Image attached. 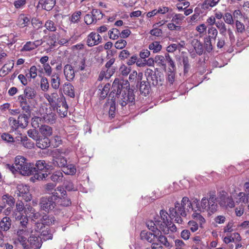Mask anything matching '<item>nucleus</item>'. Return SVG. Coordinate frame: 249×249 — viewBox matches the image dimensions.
I'll return each instance as SVG.
<instances>
[{
	"instance_id": "nucleus-62",
	"label": "nucleus",
	"mask_w": 249,
	"mask_h": 249,
	"mask_svg": "<svg viewBox=\"0 0 249 249\" xmlns=\"http://www.w3.org/2000/svg\"><path fill=\"white\" fill-rule=\"evenodd\" d=\"M28 136L35 140H38V132L36 129H30L28 131Z\"/></svg>"
},
{
	"instance_id": "nucleus-8",
	"label": "nucleus",
	"mask_w": 249,
	"mask_h": 249,
	"mask_svg": "<svg viewBox=\"0 0 249 249\" xmlns=\"http://www.w3.org/2000/svg\"><path fill=\"white\" fill-rule=\"evenodd\" d=\"M53 168V166L51 164L47 163L44 160H38L36 161L35 165V173L34 175L36 174H41L49 172Z\"/></svg>"
},
{
	"instance_id": "nucleus-46",
	"label": "nucleus",
	"mask_w": 249,
	"mask_h": 249,
	"mask_svg": "<svg viewBox=\"0 0 249 249\" xmlns=\"http://www.w3.org/2000/svg\"><path fill=\"white\" fill-rule=\"evenodd\" d=\"M108 36L110 39H117L120 36V31L117 29H113L112 30L109 31Z\"/></svg>"
},
{
	"instance_id": "nucleus-2",
	"label": "nucleus",
	"mask_w": 249,
	"mask_h": 249,
	"mask_svg": "<svg viewBox=\"0 0 249 249\" xmlns=\"http://www.w3.org/2000/svg\"><path fill=\"white\" fill-rule=\"evenodd\" d=\"M49 196L42 197L39 204L42 210L49 212L56 206V202L59 198V193L54 190Z\"/></svg>"
},
{
	"instance_id": "nucleus-43",
	"label": "nucleus",
	"mask_w": 249,
	"mask_h": 249,
	"mask_svg": "<svg viewBox=\"0 0 249 249\" xmlns=\"http://www.w3.org/2000/svg\"><path fill=\"white\" fill-rule=\"evenodd\" d=\"M182 62L183 64L184 73H187L191 67L189 63L188 57L187 56H183L182 57Z\"/></svg>"
},
{
	"instance_id": "nucleus-24",
	"label": "nucleus",
	"mask_w": 249,
	"mask_h": 249,
	"mask_svg": "<svg viewBox=\"0 0 249 249\" xmlns=\"http://www.w3.org/2000/svg\"><path fill=\"white\" fill-rule=\"evenodd\" d=\"M63 90L65 93L70 97L74 98L75 97L74 87L71 83H65L64 85Z\"/></svg>"
},
{
	"instance_id": "nucleus-14",
	"label": "nucleus",
	"mask_w": 249,
	"mask_h": 249,
	"mask_svg": "<svg viewBox=\"0 0 249 249\" xmlns=\"http://www.w3.org/2000/svg\"><path fill=\"white\" fill-rule=\"evenodd\" d=\"M43 119L45 122L53 124L55 122L56 115L54 112L52 111L51 107H49V108H46L45 113L43 116Z\"/></svg>"
},
{
	"instance_id": "nucleus-41",
	"label": "nucleus",
	"mask_w": 249,
	"mask_h": 249,
	"mask_svg": "<svg viewBox=\"0 0 249 249\" xmlns=\"http://www.w3.org/2000/svg\"><path fill=\"white\" fill-rule=\"evenodd\" d=\"M155 61L156 63L161 65L163 67V69L166 71V65L165 63V56L162 55H157L155 57Z\"/></svg>"
},
{
	"instance_id": "nucleus-30",
	"label": "nucleus",
	"mask_w": 249,
	"mask_h": 249,
	"mask_svg": "<svg viewBox=\"0 0 249 249\" xmlns=\"http://www.w3.org/2000/svg\"><path fill=\"white\" fill-rule=\"evenodd\" d=\"M14 65V61L13 60H10L9 61L8 63L5 64L3 66L2 69L0 71L2 73L3 75H5L12 70Z\"/></svg>"
},
{
	"instance_id": "nucleus-4",
	"label": "nucleus",
	"mask_w": 249,
	"mask_h": 249,
	"mask_svg": "<svg viewBox=\"0 0 249 249\" xmlns=\"http://www.w3.org/2000/svg\"><path fill=\"white\" fill-rule=\"evenodd\" d=\"M36 91L34 88L26 87L24 89V94L18 96V100L20 106H26L31 108L30 106V100L33 99L36 96Z\"/></svg>"
},
{
	"instance_id": "nucleus-27",
	"label": "nucleus",
	"mask_w": 249,
	"mask_h": 249,
	"mask_svg": "<svg viewBox=\"0 0 249 249\" xmlns=\"http://www.w3.org/2000/svg\"><path fill=\"white\" fill-rule=\"evenodd\" d=\"M61 206L68 207L71 205V199L67 197V195L64 196H61L59 195V198L56 201Z\"/></svg>"
},
{
	"instance_id": "nucleus-18",
	"label": "nucleus",
	"mask_w": 249,
	"mask_h": 249,
	"mask_svg": "<svg viewBox=\"0 0 249 249\" xmlns=\"http://www.w3.org/2000/svg\"><path fill=\"white\" fill-rule=\"evenodd\" d=\"M75 71L73 70L72 65L67 64L65 66L64 73L67 80H72L75 76Z\"/></svg>"
},
{
	"instance_id": "nucleus-58",
	"label": "nucleus",
	"mask_w": 249,
	"mask_h": 249,
	"mask_svg": "<svg viewBox=\"0 0 249 249\" xmlns=\"http://www.w3.org/2000/svg\"><path fill=\"white\" fill-rule=\"evenodd\" d=\"M35 44L33 42L28 41L24 45L22 50L26 51H30L35 49Z\"/></svg>"
},
{
	"instance_id": "nucleus-57",
	"label": "nucleus",
	"mask_w": 249,
	"mask_h": 249,
	"mask_svg": "<svg viewBox=\"0 0 249 249\" xmlns=\"http://www.w3.org/2000/svg\"><path fill=\"white\" fill-rule=\"evenodd\" d=\"M121 74L124 76L127 75L131 71L130 68L127 67L125 65L123 64L119 69Z\"/></svg>"
},
{
	"instance_id": "nucleus-28",
	"label": "nucleus",
	"mask_w": 249,
	"mask_h": 249,
	"mask_svg": "<svg viewBox=\"0 0 249 249\" xmlns=\"http://www.w3.org/2000/svg\"><path fill=\"white\" fill-rule=\"evenodd\" d=\"M39 131L42 135L46 137L51 136L53 133L52 127L47 125H42L39 128Z\"/></svg>"
},
{
	"instance_id": "nucleus-3",
	"label": "nucleus",
	"mask_w": 249,
	"mask_h": 249,
	"mask_svg": "<svg viewBox=\"0 0 249 249\" xmlns=\"http://www.w3.org/2000/svg\"><path fill=\"white\" fill-rule=\"evenodd\" d=\"M63 175L60 171H56L53 173L48 172V173H45L41 174H36L34 176L30 178V180L32 182H35V180H51L53 182H59L62 180Z\"/></svg>"
},
{
	"instance_id": "nucleus-36",
	"label": "nucleus",
	"mask_w": 249,
	"mask_h": 249,
	"mask_svg": "<svg viewBox=\"0 0 249 249\" xmlns=\"http://www.w3.org/2000/svg\"><path fill=\"white\" fill-rule=\"evenodd\" d=\"M116 100L115 98H111V104L108 111L109 116L111 118H113L115 117L116 110Z\"/></svg>"
},
{
	"instance_id": "nucleus-17",
	"label": "nucleus",
	"mask_w": 249,
	"mask_h": 249,
	"mask_svg": "<svg viewBox=\"0 0 249 249\" xmlns=\"http://www.w3.org/2000/svg\"><path fill=\"white\" fill-rule=\"evenodd\" d=\"M55 4V0H39L38 5H41L42 8L47 11L52 9Z\"/></svg>"
},
{
	"instance_id": "nucleus-54",
	"label": "nucleus",
	"mask_w": 249,
	"mask_h": 249,
	"mask_svg": "<svg viewBox=\"0 0 249 249\" xmlns=\"http://www.w3.org/2000/svg\"><path fill=\"white\" fill-rule=\"evenodd\" d=\"M57 103H60V105L61 106V107H62L63 109L66 108V109L68 111V106L66 103L65 98L64 96L62 95V97L58 98L57 99Z\"/></svg>"
},
{
	"instance_id": "nucleus-10",
	"label": "nucleus",
	"mask_w": 249,
	"mask_h": 249,
	"mask_svg": "<svg viewBox=\"0 0 249 249\" xmlns=\"http://www.w3.org/2000/svg\"><path fill=\"white\" fill-rule=\"evenodd\" d=\"M17 194L18 196H22V198L26 202L31 200L32 196L29 192V187L27 185L18 184L17 187Z\"/></svg>"
},
{
	"instance_id": "nucleus-56",
	"label": "nucleus",
	"mask_w": 249,
	"mask_h": 249,
	"mask_svg": "<svg viewBox=\"0 0 249 249\" xmlns=\"http://www.w3.org/2000/svg\"><path fill=\"white\" fill-rule=\"evenodd\" d=\"M84 21L87 25H89L95 22V20L94 19V18L92 16V14H87L84 17Z\"/></svg>"
},
{
	"instance_id": "nucleus-49",
	"label": "nucleus",
	"mask_w": 249,
	"mask_h": 249,
	"mask_svg": "<svg viewBox=\"0 0 249 249\" xmlns=\"http://www.w3.org/2000/svg\"><path fill=\"white\" fill-rule=\"evenodd\" d=\"M204 48L208 53H210L213 50V46L210 37L205 38Z\"/></svg>"
},
{
	"instance_id": "nucleus-20",
	"label": "nucleus",
	"mask_w": 249,
	"mask_h": 249,
	"mask_svg": "<svg viewBox=\"0 0 249 249\" xmlns=\"http://www.w3.org/2000/svg\"><path fill=\"white\" fill-rule=\"evenodd\" d=\"M192 44L196 51V53L198 55H201L204 51L203 44L198 39H194L192 41Z\"/></svg>"
},
{
	"instance_id": "nucleus-9",
	"label": "nucleus",
	"mask_w": 249,
	"mask_h": 249,
	"mask_svg": "<svg viewBox=\"0 0 249 249\" xmlns=\"http://www.w3.org/2000/svg\"><path fill=\"white\" fill-rule=\"evenodd\" d=\"M186 210V207H183L180 206V203L176 202L175 203V208H170L169 209V216L171 219H173L177 215L186 217L187 215Z\"/></svg>"
},
{
	"instance_id": "nucleus-51",
	"label": "nucleus",
	"mask_w": 249,
	"mask_h": 249,
	"mask_svg": "<svg viewBox=\"0 0 249 249\" xmlns=\"http://www.w3.org/2000/svg\"><path fill=\"white\" fill-rule=\"evenodd\" d=\"M45 26L47 30L51 32H54L56 29V27L54 26V22L51 20H47L46 22Z\"/></svg>"
},
{
	"instance_id": "nucleus-39",
	"label": "nucleus",
	"mask_w": 249,
	"mask_h": 249,
	"mask_svg": "<svg viewBox=\"0 0 249 249\" xmlns=\"http://www.w3.org/2000/svg\"><path fill=\"white\" fill-rule=\"evenodd\" d=\"M218 209V205L216 202H209L207 211L208 212L209 214H213L215 213Z\"/></svg>"
},
{
	"instance_id": "nucleus-37",
	"label": "nucleus",
	"mask_w": 249,
	"mask_h": 249,
	"mask_svg": "<svg viewBox=\"0 0 249 249\" xmlns=\"http://www.w3.org/2000/svg\"><path fill=\"white\" fill-rule=\"evenodd\" d=\"M76 171V168L73 164H68L64 168L63 172L67 175H73Z\"/></svg>"
},
{
	"instance_id": "nucleus-13",
	"label": "nucleus",
	"mask_w": 249,
	"mask_h": 249,
	"mask_svg": "<svg viewBox=\"0 0 249 249\" xmlns=\"http://www.w3.org/2000/svg\"><path fill=\"white\" fill-rule=\"evenodd\" d=\"M35 164L33 163L28 162L18 170V172L23 176H30L33 175L35 173Z\"/></svg>"
},
{
	"instance_id": "nucleus-61",
	"label": "nucleus",
	"mask_w": 249,
	"mask_h": 249,
	"mask_svg": "<svg viewBox=\"0 0 249 249\" xmlns=\"http://www.w3.org/2000/svg\"><path fill=\"white\" fill-rule=\"evenodd\" d=\"M184 18V17L180 14H176L173 17L172 21L175 22L176 24H179V22L182 21Z\"/></svg>"
},
{
	"instance_id": "nucleus-35",
	"label": "nucleus",
	"mask_w": 249,
	"mask_h": 249,
	"mask_svg": "<svg viewBox=\"0 0 249 249\" xmlns=\"http://www.w3.org/2000/svg\"><path fill=\"white\" fill-rule=\"evenodd\" d=\"M149 49L153 50V53H157L159 52L162 49V46L159 41H154L149 45Z\"/></svg>"
},
{
	"instance_id": "nucleus-59",
	"label": "nucleus",
	"mask_w": 249,
	"mask_h": 249,
	"mask_svg": "<svg viewBox=\"0 0 249 249\" xmlns=\"http://www.w3.org/2000/svg\"><path fill=\"white\" fill-rule=\"evenodd\" d=\"M207 195L208 197L207 198H208V200L210 202H217V199H218V197H217L215 195V191H210L208 193Z\"/></svg>"
},
{
	"instance_id": "nucleus-64",
	"label": "nucleus",
	"mask_w": 249,
	"mask_h": 249,
	"mask_svg": "<svg viewBox=\"0 0 249 249\" xmlns=\"http://www.w3.org/2000/svg\"><path fill=\"white\" fill-rule=\"evenodd\" d=\"M188 225L190 226V230L192 232H195L198 230V224L195 221L193 220H190L188 222Z\"/></svg>"
},
{
	"instance_id": "nucleus-53",
	"label": "nucleus",
	"mask_w": 249,
	"mask_h": 249,
	"mask_svg": "<svg viewBox=\"0 0 249 249\" xmlns=\"http://www.w3.org/2000/svg\"><path fill=\"white\" fill-rule=\"evenodd\" d=\"M126 44L127 42L125 40L120 39L116 42L114 46L117 49H122L126 46Z\"/></svg>"
},
{
	"instance_id": "nucleus-42",
	"label": "nucleus",
	"mask_w": 249,
	"mask_h": 249,
	"mask_svg": "<svg viewBox=\"0 0 249 249\" xmlns=\"http://www.w3.org/2000/svg\"><path fill=\"white\" fill-rule=\"evenodd\" d=\"M53 109L54 111L55 109H56L57 112L63 115L64 116H66L67 115L68 111L66 109V108L61 109V106L60 105V103H56L53 106Z\"/></svg>"
},
{
	"instance_id": "nucleus-52",
	"label": "nucleus",
	"mask_w": 249,
	"mask_h": 249,
	"mask_svg": "<svg viewBox=\"0 0 249 249\" xmlns=\"http://www.w3.org/2000/svg\"><path fill=\"white\" fill-rule=\"evenodd\" d=\"M41 88L43 91H46L48 89L49 87L48 80L46 77H43L41 79Z\"/></svg>"
},
{
	"instance_id": "nucleus-21",
	"label": "nucleus",
	"mask_w": 249,
	"mask_h": 249,
	"mask_svg": "<svg viewBox=\"0 0 249 249\" xmlns=\"http://www.w3.org/2000/svg\"><path fill=\"white\" fill-rule=\"evenodd\" d=\"M11 225L10 218L5 216L0 221V228L3 231H7L10 229Z\"/></svg>"
},
{
	"instance_id": "nucleus-5",
	"label": "nucleus",
	"mask_w": 249,
	"mask_h": 249,
	"mask_svg": "<svg viewBox=\"0 0 249 249\" xmlns=\"http://www.w3.org/2000/svg\"><path fill=\"white\" fill-rule=\"evenodd\" d=\"M144 74L146 77V82L152 87H160L163 85L164 78L161 77L159 73H153V70L151 69H147Z\"/></svg>"
},
{
	"instance_id": "nucleus-32",
	"label": "nucleus",
	"mask_w": 249,
	"mask_h": 249,
	"mask_svg": "<svg viewBox=\"0 0 249 249\" xmlns=\"http://www.w3.org/2000/svg\"><path fill=\"white\" fill-rule=\"evenodd\" d=\"M227 194L225 191L220 192L218 198L219 199L218 204L221 207H225L226 205L227 201Z\"/></svg>"
},
{
	"instance_id": "nucleus-60",
	"label": "nucleus",
	"mask_w": 249,
	"mask_h": 249,
	"mask_svg": "<svg viewBox=\"0 0 249 249\" xmlns=\"http://www.w3.org/2000/svg\"><path fill=\"white\" fill-rule=\"evenodd\" d=\"M235 25L237 31L240 33H243L245 31V25L238 20L235 21Z\"/></svg>"
},
{
	"instance_id": "nucleus-48",
	"label": "nucleus",
	"mask_w": 249,
	"mask_h": 249,
	"mask_svg": "<svg viewBox=\"0 0 249 249\" xmlns=\"http://www.w3.org/2000/svg\"><path fill=\"white\" fill-rule=\"evenodd\" d=\"M215 25L219 29L220 33L223 36H225L227 29L224 23L222 21H217L215 23Z\"/></svg>"
},
{
	"instance_id": "nucleus-12",
	"label": "nucleus",
	"mask_w": 249,
	"mask_h": 249,
	"mask_svg": "<svg viewBox=\"0 0 249 249\" xmlns=\"http://www.w3.org/2000/svg\"><path fill=\"white\" fill-rule=\"evenodd\" d=\"M101 40L102 37L99 34L91 32L88 36L87 43L89 46L92 47L98 45L101 42Z\"/></svg>"
},
{
	"instance_id": "nucleus-47",
	"label": "nucleus",
	"mask_w": 249,
	"mask_h": 249,
	"mask_svg": "<svg viewBox=\"0 0 249 249\" xmlns=\"http://www.w3.org/2000/svg\"><path fill=\"white\" fill-rule=\"evenodd\" d=\"M158 239V241L165 246L166 247H171L172 246H170L169 242L168 241L167 238L164 235H161V233H160L157 238Z\"/></svg>"
},
{
	"instance_id": "nucleus-34",
	"label": "nucleus",
	"mask_w": 249,
	"mask_h": 249,
	"mask_svg": "<svg viewBox=\"0 0 249 249\" xmlns=\"http://www.w3.org/2000/svg\"><path fill=\"white\" fill-rule=\"evenodd\" d=\"M110 88V84L109 83H107L104 86L102 90L101 91L100 93V99L104 100L105 99L109 92V89Z\"/></svg>"
},
{
	"instance_id": "nucleus-50",
	"label": "nucleus",
	"mask_w": 249,
	"mask_h": 249,
	"mask_svg": "<svg viewBox=\"0 0 249 249\" xmlns=\"http://www.w3.org/2000/svg\"><path fill=\"white\" fill-rule=\"evenodd\" d=\"M217 31L214 27H211L209 28L208 30V33L209 34V36L207 37H210V39L213 38L215 39L216 36L217 35Z\"/></svg>"
},
{
	"instance_id": "nucleus-44",
	"label": "nucleus",
	"mask_w": 249,
	"mask_h": 249,
	"mask_svg": "<svg viewBox=\"0 0 249 249\" xmlns=\"http://www.w3.org/2000/svg\"><path fill=\"white\" fill-rule=\"evenodd\" d=\"M91 13L95 20V23L98 20L102 19L103 17V14L102 13L101 11L98 9H93Z\"/></svg>"
},
{
	"instance_id": "nucleus-19",
	"label": "nucleus",
	"mask_w": 249,
	"mask_h": 249,
	"mask_svg": "<svg viewBox=\"0 0 249 249\" xmlns=\"http://www.w3.org/2000/svg\"><path fill=\"white\" fill-rule=\"evenodd\" d=\"M85 59H77L72 63V67L75 72H77L79 71H83L85 69Z\"/></svg>"
},
{
	"instance_id": "nucleus-26",
	"label": "nucleus",
	"mask_w": 249,
	"mask_h": 249,
	"mask_svg": "<svg viewBox=\"0 0 249 249\" xmlns=\"http://www.w3.org/2000/svg\"><path fill=\"white\" fill-rule=\"evenodd\" d=\"M37 146L41 149H45L50 146V142L49 139L46 137L38 140L37 142Z\"/></svg>"
},
{
	"instance_id": "nucleus-55",
	"label": "nucleus",
	"mask_w": 249,
	"mask_h": 249,
	"mask_svg": "<svg viewBox=\"0 0 249 249\" xmlns=\"http://www.w3.org/2000/svg\"><path fill=\"white\" fill-rule=\"evenodd\" d=\"M165 61H166L169 64V66L171 68L173 69H176V67L174 61L172 60L170 55L168 53H166L165 54Z\"/></svg>"
},
{
	"instance_id": "nucleus-16",
	"label": "nucleus",
	"mask_w": 249,
	"mask_h": 249,
	"mask_svg": "<svg viewBox=\"0 0 249 249\" xmlns=\"http://www.w3.org/2000/svg\"><path fill=\"white\" fill-rule=\"evenodd\" d=\"M151 86H152L150 85L148 82L144 80L143 81V82L141 83V84H139L138 88L139 89L141 93L143 94L144 96H146L150 93Z\"/></svg>"
},
{
	"instance_id": "nucleus-25",
	"label": "nucleus",
	"mask_w": 249,
	"mask_h": 249,
	"mask_svg": "<svg viewBox=\"0 0 249 249\" xmlns=\"http://www.w3.org/2000/svg\"><path fill=\"white\" fill-rule=\"evenodd\" d=\"M42 240L39 236L36 235V233L30 236L31 244L37 248H40L41 247L42 244Z\"/></svg>"
},
{
	"instance_id": "nucleus-6",
	"label": "nucleus",
	"mask_w": 249,
	"mask_h": 249,
	"mask_svg": "<svg viewBox=\"0 0 249 249\" xmlns=\"http://www.w3.org/2000/svg\"><path fill=\"white\" fill-rule=\"evenodd\" d=\"M22 110V113H20L18 116L17 123L18 126L21 128H25L26 127L29 123V119L31 118V114L32 109L26 106H20Z\"/></svg>"
},
{
	"instance_id": "nucleus-40",
	"label": "nucleus",
	"mask_w": 249,
	"mask_h": 249,
	"mask_svg": "<svg viewBox=\"0 0 249 249\" xmlns=\"http://www.w3.org/2000/svg\"><path fill=\"white\" fill-rule=\"evenodd\" d=\"M175 71L176 69H173L170 68H169L168 71L167 80L171 84H173L175 81Z\"/></svg>"
},
{
	"instance_id": "nucleus-23",
	"label": "nucleus",
	"mask_w": 249,
	"mask_h": 249,
	"mask_svg": "<svg viewBox=\"0 0 249 249\" xmlns=\"http://www.w3.org/2000/svg\"><path fill=\"white\" fill-rule=\"evenodd\" d=\"M27 162V160L24 157L17 156L15 158L14 163L16 168L19 170L20 169H22V167H23Z\"/></svg>"
},
{
	"instance_id": "nucleus-31",
	"label": "nucleus",
	"mask_w": 249,
	"mask_h": 249,
	"mask_svg": "<svg viewBox=\"0 0 249 249\" xmlns=\"http://www.w3.org/2000/svg\"><path fill=\"white\" fill-rule=\"evenodd\" d=\"M60 81V79L58 74H55L52 76L51 86L53 89H56L59 88Z\"/></svg>"
},
{
	"instance_id": "nucleus-7",
	"label": "nucleus",
	"mask_w": 249,
	"mask_h": 249,
	"mask_svg": "<svg viewBox=\"0 0 249 249\" xmlns=\"http://www.w3.org/2000/svg\"><path fill=\"white\" fill-rule=\"evenodd\" d=\"M43 224H36L35 231L36 235L42 240L46 241L53 238V233L49 227L42 225Z\"/></svg>"
},
{
	"instance_id": "nucleus-29",
	"label": "nucleus",
	"mask_w": 249,
	"mask_h": 249,
	"mask_svg": "<svg viewBox=\"0 0 249 249\" xmlns=\"http://www.w3.org/2000/svg\"><path fill=\"white\" fill-rule=\"evenodd\" d=\"M2 199L4 203H6L9 206L13 207L15 205V198L8 194L4 195L2 196Z\"/></svg>"
},
{
	"instance_id": "nucleus-33",
	"label": "nucleus",
	"mask_w": 249,
	"mask_h": 249,
	"mask_svg": "<svg viewBox=\"0 0 249 249\" xmlns=\"http://www.w3.org/2000/svg\"><path fill=\"white\" fill-rule=\"evenodd\" d=\"M156 218H155V220ZM147 227L148 229L153 232H158V234L161 233V231L159 230L157 227H156L155 221L154 222L152 220H149L146 223Z\"/></svg>"
},
{
	"instance_id": "nucleus-22",
	"label": "nucleus",
	"mask_w": 249,
	"mask_h": 249,
	"mask_svg": "<svg viewBox=\"0 0 249 249\" xmlns=\"http://www.w3.org/2000/svg\"><path fill=\"white\" fill-rule=\"evenodd\" d=\"M30 22L29 18L24 14H20L18 18L17 25L21 28L27 26Z\"/></svg>"
},
{
	"instance_id": "nucleus-63",
	"label": "nucleus",
	"mask_w": 249,
	"mask_h": 249,
	"mask_svg": "<svg viewBox=\"0 0 249 249\" xmlns=\"http://www.w3.org/2000/svg\"><path fill=\"white\" fill-rule=\"evenodd\" d=\"M65 188L68 191H75L73 183L70 181H66L64 183Z\"/></svg>"
},
{
	"instance_id": "nucleus-1",
	"label": "nucleus",
	"mask_w": 249,
	"mask_h": 249,
	"mask_svg": "<svg viewBox=\"0 0 249 249\" xmlns=\"http://www.w3.org/2000/svg\"><path fill=\"white\" fill-rule=\"evenodd\" d=\"M111 89L109 96L120 99L119 102L122 107H125L128 103L131 105L134 104L135 95L134 91L136 89L133 86L130 88L127 80L116 78L112 84Z\"/></svg>"
},
{
	"instance_id": "nucleus-45",
	"label": "nucleus",
	"mask_w": 249,
	"mask_h": 249,
	"mask_svg": "<svg viewBox=\"0 0 249 249\" xmlns=\"http://www.w3.org/2000/svg\"><path fill=\"white\" fill-rule=\"evenodd\" d=\"M156 222V227L159 226L160 229V231H162L164 234H167L168 233V229L166 228V225H165L164 223L161 222L160 220H155Z\"/></svg>"
},
{
	"instance_id": "nucleus-15",
	"label": "nucleus",
	"mask_w": 249,
	"mask_h": 249,
	"mask_svg": "<svg viewBox=\"0 0 249 249\" xmlns=\"http://www.w3.org/2000/svg\"><path fill=\"white\" fill-rule=\"evenodd\" d=\"M159 235L158 232H151L146 230H143L141 232L140 237L142 240H145L151 243H153L154 238H157Z\"/></svg>"
},
{
	"instance_id": "nucleus-11",
	"label": "nucleus",
	"mask_w": 249,
	"mask_h": 249,
	"mask_svg": "<svg viewBox=\"0 0 249 249\" xmlns=\"http://www.w3.org/2000/svg\"><path fill=\"white\" fill-rule=\"evenodd\" d=\"M56 220L54 216L52 214H44L42 215L39 220L36 223V224H43L45 226H50L54 224Z\"/></svg>"
},
{
	"instance_id": "nucleus-38",
	"label": "nucleus",
	"mask_w": 249,
	"mask_h": 249,
	"mask_svg": "<svg viewBox=\"0 0 249 249\" xmlns=\"http://www.w3.org/2000/svg\"><path fill=\"white\" fill-rule=\"evenodd\" d=\"M180 206H183V207H186L187 210H189L190 209H192L193 210L192 207V204L191 201L189 200V198L186 196H184L182 198V200L181 201V203H180Z\"/></svg>"
}]
</instances>
